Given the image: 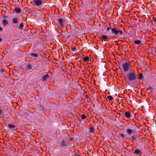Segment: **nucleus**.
Wrapping results in <instances>:
<instances>
[{
	"label": "nucleus",
	"mask_w": 156,
	"mask_h": 156,
	"mask_svg": "<svg viewBox=\"0 0 156 156\" xmlns=\"http://www.w3.org/2000/svg\"><path fill=\"white\" fill-rule=\"evenodd\" d=\"M138 78L135 72L133 70H131L125 76V79L127 83L130 81L136 80Z\"/></svg>",
	"instance_id": "1"
},
{
	"label": "nucleus",
	"mask_w": 156,
	"mask_h": 156,
	"mask_svg": "<svg viewBox=\"0 0 156 156\" xmlns=\"http://www.w3.org/2000/svg\"><path fill=\"white\" fill-rule=\"evenodd\" d=\"M111 30V33L115 35H120L122 33V32L120 30H118L116 28H111L110 27H108L107 29V31H108Z\"/></svg>",
	"instance_id": "2"
},
{
	"label": "nucleus",
	"mask_w": 156,
	"mask_h": 156,
	"mask_svg": "<svg viewBox=\"0 0 156 156\" xmlns=\"http://www.w3.org/2000/svg\"><path fill=\"white\" fill-rule=\"evenodd\" d=\"M140 135L138 133H136L131 136V140L132 142H134L139 139Z\"/></svg>",
	"instance_id": "3"
},
{
	"label": "nucleus",
	"mask_w": 156,
	"mask_h": 156,
	"mask_svg": "<svg viewBox=\"0 0 156 156\" xmlns=\"http://www.w3.org/2000/svg\"><path fill=\"white\" fill-rule=\"evenodd\" d=\"M122 67L125 72L128 71L130 67V64L127 62L122 65Z\"/></svg>",
	"instance_id": "4"
},
{
	"label": "nucleus",
	"mask_w": 156,
	"mask_h": 156,
	"mask_svg": "<svg viewBox=\"0 0 156 156\" xmlns=\"http://www.w3.org/2000/svg\"><path fill=\"white\" fill-rule=\"evenodd\" d=\"M44 0H35L34 4L35 6H39L44 2Z\"/></svg>",
	"instance_id": "5"
},
{
	"label": "nucleus",
	"mask_w": 156,
	"mask_h": 156,
	"mask_svg": "<svg viewBox=\"0 0 156 156\" xmlns=\"http://www.w3.org/2000/svg\"><path fill=\"white\" fill-rule=\"evenodd\" d=\"M133 154L140 156L142 154V152L141 150L139 149H133L132 150Z\"/></svg>",
	"instance_id": "6"
},
{
	"label": "nucleus",
	"mask_w": 156,
	"mask_h": 156,
	"mask_svg": "<svg viewBox=\"0 0 156 156\" xmlns=\"http://www.w3.org/2000/svg\"><path fill=\"white\" fill-rule=\"evenodd\" d=\"M8 127L12 130H15L17 129V127L16 126L12 124H9Z\"/></svg>",
	"instance_id": "7"
},
{
	"label": "nucleus",
	"mask_w": 156,
	"mask_h": 156,
	"mask_svg": "<svg viewBox=\"0 0 156 156\" xmlns=\"http://www.w3.org/2000/svg\"><path fill=\"white\" fill-rule=\"evenodd\" d=\"M132 115L129 112H125L124 113V117L130 119Z\"/></svg>",
	"instance_id": "8"
},
{
	"label": "nucleus",
	"mask_w": 156,
	"mask_h": 156,
	"mask_svg": "<svg viewBox=\"0 0 156 156\" xmlns=\"http://www.w3.org/2000/svg\"><path fill=\"white\" fill-rule=\"evenodd\" d=\"M58 22L61 27H63L64 25V22L65 20H62L61 18H59L57 20Z\"/></svg>",
	"instance_id": "9"
},
{
	"label": "nucleus",
	"mask_w": 156,
	"mask_h": 156,
	"mask_svg": "<svg viewBox=\"0 0 156 156\" xmlns=\"http://www.w3.org/2000/svg\"><path fill=\"white\" fill-rule=\"evenodd\" d=\"M69 145V144L66 141L62 140L61 142V145L63 147L67 146Z\"/></svg>",
	"instance_id": "10"
},
{
	"label": "nucleus",
	"mask_w": 156,
	"mask_h": 156,
	"mask_svg": "<svg viewBox=\"0 0 156 156\" xmlns=\"http://www.w3.org/2000/svg\"><path fill=\"white\" fill-rule=\"evenodd\" d=\"M14 12L18 14L20 13L21 11V9L19 8H15L13 10Z\"/></svg>",
	"instance_id": "11"
},
{
	"label": "nucleus",
	"mask_w": 156,
	"mask_h": 156,
	"mask_svg": "<svg viewBox=\"0 0 156 156\" xmlns=\"http://www.w3.org/2000/svg\"><path fill=\"white\" fill-rule=\"evenodd\" d=\"M118 137L122 141L124 140L125 136L123 133H120L118 135Z\"/></svg>",
	"instance_id": "12"
},
{
	"label": "nucleus",
	"mask_w": 156,
	"mask_h": 156,
	"mask_svg": "<svg viewBox=\"0 0 156 156\" xmlns=\"http://www.w3.org/2000/svg\"><path fill=\"white\" fill-rule=\"evenodd\" d=\"M126 131L127 133L129 135H131L133 132V130H132L130 129H127Z\"/></svg>",
	"instance_id": "13"
},
{
	"label": "nucleus",
	"mask_w": 156,
	"mask_h": 156,
	"mask_svg": "<svg viewBox=\"0 0 156 156\" xmlns=\"http://www.w3.org/2000/svg\"><path fill=\"white\" fill-rule=\"evenodd\" d=\"M141 41L140 40H136L134 41V44H135L139 45L141 43Z\"/></svg>",
	"instance_id": "14"
},
{
	"label": "nucleus",
	"mask_w": 156,
	"mask_h": 156,
	"mask_svg": "<svg viewBox=\"0 0 156 156\" xmlns=\"http://www.w3.org/2000/svg\"><path fill=\"white\" fill-rule=\"evenodd\" d=\"M32 65L31 64H29L27 66L26 68L27 70H28L30 69H32Z\"/></svg>",
	"instance_id": "15"
},
{
	"label": "nucleus",
	"mask_w": 156,
	"mask_h": 156,
	"mask_svg": "<svg viewBox=\"0 0 156 156\" xmlns=\"http://www.w3.org/2000/svg\"><path fill=\"white\" fill-rule=\"evenodd\" d=\"M24 24L23 23H21L20 24L19 28L21 30H23Z\"/></svg>",
	"instance_id": "16"
},
{
	"label": "nucleus",
	"mask_w": 156,
	"mask_h": 156,
	"mask_svg": "<svg viewBox=\"0 0 156 156\" xmlns=\"http://www.w3.org/2000/svg\"><path fill=\"white\" fill-rule=\"evenodd\" d=\"M9 22L5 19H4L2 21V23L4 26L6 25Z\"/></svg>",
	"instance_id": "17"
},
{
	"label": "nucleus",
	"mask_w": 156,
	"mask_h": 156,
	"mask_svg": "<svg viewBox=\"0 0 156 156\" xmlns=\"http://www.w3.org/2000/svg\"><path fill=\"white\" fill-rule=\"evenodd\" d=\"M101 39L104 41H106L107 40L108 38L107 36H106L105 35H103L101 37Z\"/></svg>",
	"instance_id": "18"
},
{
	"label": "nucleus",
	"mask_w": 156,
	"mask_h": 156,
	"mask_svg": "<svg viewBox=\"0 0 156 156\" xmlns=\"http://www.w3.org/2000/svg\"><path fill=\"white\" fill-rule=\"evenodd\" d=\"M29 55L32 57H37L38 56V54L36 53H31Z\"/></svg>",
	"instance_id": "19"
},
{
	"label": "nucleus",
	"mask_w": 156,
	"mask_h": 156,
	"mask_svg": "<svg viewBox=\"0 0 156 156\" xmlns=\"http://www.w3.org/2000/svg\"><path fill=\"white\" fill-rule=\"evenodd\" d=\"M83 60L84 62H87L89 60V58L88 56H86L83 58Z\"/></svg>",
	"instance_id": "20"
},
{
	"label": "nucleus",
	"mask_w": 156,
	"mask_h": 156,
	"mask_svg": "<svg viewBox=\"0 0 156 156\" xmlns=\"http://www.w3.org/2000/svg\"><path fill=\"white\" fill-rule=\"evenodd\" d=\"M18 23V19L17 18H14L12 20L13 23Z\"/></svg>",
	"instance_id": "21"
},
{
	"label": "nucleus",
	"mask_w": 156,
	"mask_h": 156,
	"mask_svg": "<svg viewBox=\"0 0 156 156\" xmlns=\"http://www.w3.org/2000/svg\"><path fill=\"white\" fill-rule=\"evenodd\" d=\"M48 75H46L43 76L42 77V80L43 81H44L47 80L48 78Z\"/></svg>",
	"instance_id": "22"
},
{
	"label": "nucleus",
	"mask_w": 156,
	"mask_h": 156,
	"mask_svg": "<svg viewBox=\"0 0 156 156\" xmlns=\"http://www.w3.org/2000/svg\"><path fill=\"white\" fill-rule=\"evenodd\" d=\"M143 77V74L142 73H139L138 74V78L139 79H141Z\"/></svg>",
	"instance_id": "23"
},
{
	"label": "nucleus",
	"mask_w": 156,
	"mask_h": 156,
	"mask_svg": "<svg viewBox=\"0 0 156 156\" xmlns=\"http://www.w3.org/2000/svg\"><path fill=\"white\" fill-rule=\"evenodd\" d=\"M107 98L110 100H113V98L112 96L109 95L107 97Z\"/></svg>",
	"instance_id": "24"
},
{
	"label": "nucleus",
	"mask_w": 156,
	"mask_h": 156,
	"mask_svg": "<svg viewBox=\"0 0 156 156\" xmlns=\"http://www.w3.org/2000/svg\"><path fill=\"white\" fill-rule=\"evenodd\" d=\"M89 131L91 133H94V128L93 127H91Z\"/></svg>",
	"instance_id": "25"
},
{
	"label": "nucleus",
	"mask_w": 156,
	"mask_h": 156,
	"mask_svg": "<svg viewBox=\"0 0 156 156\" xmlns=\"http://www.w3.org/2000/svg\"><path fill=\"white\" fill-rule=\"evenodd\" d=\"M81 118L82 119H84L86 118V116L84 114H82L81 115Z\"/></svg>",
	"instance_id": "26"
},
{
	"label": "nucleus",
	"mask_w": 156,
	"mask_h": 156,
	"mask_svg": "<svg viewBox=\"0 0 156 156\" xmlns=\"http://www.w3.org/2000/svg\"><path fill=\"white\" fill-rule=\"evenodd\" d=\"M153 21L154 23H156V16H154L153 17Z\"/></svg>",
	"instance_id": "27"
},
{
	"label": "nucleus",
	"mask_w": 156,
	"mask_h": 156,
	"mask_svg": "<svg viewBox=\"0 0 156 156\" xmlns=\"http://www.w3.org/2000/svg\"><path fill=\"white\" fill-rule=\"evenodd\" d=\"M9 16L7 15H4L3 16V18L5 19H7L8 18Z\"/></svg>",
	"instance_id": "28"
},
{
	"label": "nucleus",
	"mask_w": 156,
	"mask_h": 156,
	"mask_svg": "<svg viewBox=\"0 0 156 156\" xmlns=\"http://www.w3.org/2000/svg\"><path fill=\"white\" fill-rule=\"evenodd\" d=\"M132 33H133V34H134V35L133 36H132V37H134V38H136V37L135 36V34H136V32H132Z\"/></svg>",
	"instance_id": "29"
},
{
	"label": "nucleus",
	"mask_w": 156,
	"mask_h": 156,
	"mask_svg": "<svg viewBox=\"0 0 156 156\" xmlns=\"http://www.w3.org/2000/svg\"><path fill=\"white\" fill-rule=\"evenodd\" d=\"M3 30V28L1 27L0 26V31H2Z\"/></svg>",
	"instance_id": "30"
},
{
	"label": "nucleus",
	"mask_w": 156,
	"mask_h": 156,
	"mask_svg": "<svg viewBox=\"0 0 156 156\" xmlns=\"http://www.w3.org/2000/svg\"><path fill=\"white\" fill-rule=\"evenodd\" d=\"M73 51H76V49L75 48H73Z\"/></svg>",
	"instance_id": "31"
},
{
	"label": "nucleus",
	"mask_w": 156,
	"mask_h": 156,
	"mask_svg": "<svg viewBox=\"0 0 156 156\" xmlns=\"http://www.w3.org/2000/svg\"><path fill=\"white\" fill-rule=\"evenodd\" d=\"M2 39L0 38V42H1V41H2Z\"/></svg>",
	"instance_id": "32"
},
{
	"label": "nucleus",
	"mask_w": 156,
	"mask_h": 156,
	"mask_svg": "<svg viewBox=\"0 0 156 156\" xmlns=\"http://www.w3.org/2000/svg\"><path fill=\"white\" fill-rule=\"evenodd\" d=\"M81 156V155H80L79 154H78H78H77V155H76V156Z\"/></svg>",
	"instance_id": "33"
},
{
	"label": "nucleus",
	"mask_w": 156,
	"mask_h": 156,
	"mask_svg": "<svg viewBox=\"0 0 156 156\" xmlns=\"http://www.w3.org/2000/svg\"><path fill=\"white\" fill-rule=\"evenodd\" d=\"M136 147H135V148H136Z\"/></svg>",
	"instance_id": "34"
}]
</instances>
